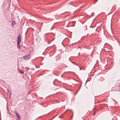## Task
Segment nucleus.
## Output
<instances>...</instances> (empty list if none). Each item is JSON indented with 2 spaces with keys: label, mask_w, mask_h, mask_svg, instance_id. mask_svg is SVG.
Instances as JSON below:
<instances>
[{
  "label": "nucleus",
  "mask_w": 120,
  "mask_h": 120,
  "mask_svg": "<svg viewBox=\"0 0 120 120\" xmlns=\"http://www.w3.org/2000/svg\"><path fill=\"white\" fill-rule=\"evenodd\" d=\"M31 57V56L30 54H29L27 55L23 56V58L25 60H27L30 59Z\"/></svg>",
  "instance_id": "2"
},
{
  "label": "nucleus",
  "mask_w": 120,
  "mask_h": 120,
  "mask_svg": "<svg viewBox=\"0 0 120 120\" xmlns=\"http://www.w3.org/2000/svg\"><path fill=\"white\" fill-rule=\"evenodd\" d=\"M11 24L12 25H15V22L14 21H13L12 22Z\"/></svg>",
  "instance_id": "5"
},
{
  "label": "nucleus",
  "mask_w": 120,
  "mask_h": 120,
  "mask_svg": "<svg viewBox=\"0 0 120 120\" xmlns=\"http://www.w3.org/2000/svg\"><path fill=\"white\" fill-rule=\"evenodd\" d=\"M21 36L20 34H19L17 37V47L19 49L20 47V44L21 42Z\"/></svg>",
  "instance_id": "1"
},
{
  "label": "nucleus",
  "mask_w": 120,
  "mask_h": 120,
  "mask_svg": "<svg viewBox=\"0 0 120 120\" xmlns=\"http://www.w3.org/2000/svg\"><path fill=\"white\" fill-rule=\"evenodd\" d=\"M80 70H81V68H80Z\"/></svg>",
  "instance_id": "9"
},
{
  "label": "nucleus",
  "mask_w": 120,
  "mask_h": 120,
  "mask_svg": "<svg viewBox=\"0 0 120 120\" xmlns=\"http://www.w3.org/2000/svg\"><path fill=\"white\" fill-rule=\"evenodd\" d=\"M20 71V72L21 73H22V74H23V73H24V72H23V71H20H20Z\"/></svg>",
  "instance_id": "6"
},
{
  "label": "nucleus",
  "mask_w": 120,
  "mask_h": 120,
  "mask_svg": "<svg viewBox=\"0 0 120 120\" xmlns=\"http://www.w3.org/2000/svg\"><path fill=\"white\" fill-rule=\"evenodd\" d=\"M98 0H94V3H96L97 2Z\"/></svg>",
  "instance_id": "7"
},
{
  "label": "nucleus",
  "mask_w": 120,
  "mask_h": 120,
  "mask_svg": "<svg viewBox=\"0 0 120 120\" xmlns=\"http://www.w3.org/2000/svg\"><path fill=\"white\" fill-rule=\"evenodd\" d=\"M25 69L27 71H28L30 69V68L29 67H26L25 68Z\"/></svg>",
  "instance_id": "4"
},
{
  "label": "nucleus",
  "mask_w": 120,
  "mask_h": 120,
  "mask_svg": "<svg viewBox=\"0 0 120 120\" xmlns=\"http://www.w3.org/2000/svg\"><path fill=\"white\" fill-rule=\"evenodd\" d=\"M10 96H11V95H10Z\"/></svg>",
  "instance_id": "12"
},
{
  "label": "nucleus",
  "mask_w": 120,
  "mask_h": 120,
  "mask_svg": "<svg viewBox=\"0 0 120 120\" xmlns=\"http://www.w3.org/2000/svg\"><path fill=\"white\" fill-rule=\"evenodd\" d=\"M15 112L16 116L18 118V119L20 120V116L19 115L16 111H15Z\"/></svg>",
  "instance_id": "3"
},
{
  "label": "nucleus",
  "mask_w": 120,
  "mask_h": 120,
  "mask_svg": "<svg viewBox=\"0 0 120 120\" xmlns=\"http://www.w3.org/2000/svg\"><path fill=\"white\" fill-rule=\"evenodd\" d=\"M36 67V68H38V67ZM38 68H39V66H38Z\"/></svg>",
  "instance_id": "8"
},
{
  "label": "nucleus",
  "mask_w": 120,
  "mask_h": 120,
  "mask_svg": "<svg viewBox=\"0 0 120 120\" xmlns=\"http://www.w3.org/2000/svg\"><path fill=\"white\" fill-rule=\"evenodd\" d=\"M69 60H70V58H69Z\"/></svg>",
  "instance_id": "10"
},
{
  "label": "nucleus",
  "mask_w": 120,
  "mask_h": 120,
  "mask_svg": "<svg viewBox=\"0 0 120 120\" xmlns=\"http://www.w3.org/2000/svg\"><path fill=\"white\" fill-rule=\"evenodd\" d=\"M94 115H95V114H94Z\"/></svg>",
  "instance_id": "11"
}]
</instances>
